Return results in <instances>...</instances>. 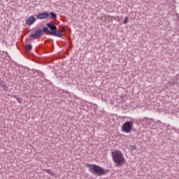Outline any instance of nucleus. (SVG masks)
Masks as SVG:
<instances>
[{
  "mask_svg": "<svg viewBox=\"0 0 179 179\" xmlns=\"http://www.w3.org/2000/svg\"><path fill=\"white\" fill-rule=\"evenodd\" d=\"M176 82H177V78L173 77V78H172L169 81V85H170L171 86H173V85H176Z\"/></svg>",
  "mask_w": 179,
  "mask_h": 179,
  "instance_id": "obj_7",
  "label": "nucleus"
},
{
  "mask_svg": "<svg viewBox=\"0 0 179 179\" xmlns=\"http://www.w3.org/2000/svg\"><path fill=\"white\" fill-rule=\"evenodd\" d=\"M2 82H3V80H0V85H1Z\"/></svg>",
  "mask_w": 179,
  "mask_h": 179,
  "instance_id": "obj_16",
  "label": "nucleus"
},
{
  "mask_svg": "<svg viewBox=\"0 0 179 179\" xmlns=\"http://www.w3.org/2000/svg\"><path fill=\"white\" fill-rule=\"evenodd\" d=\"M128 23V17H124V24H127Z\"/></svg>",
  "mask_w": 179,
  "mask_h": 179,
  "instance_id": "obj_13",
  "label": "nucleus"
},
{
  "mask_svg": "<svg viewBox=\"0 0 179 179\" xmlns=\"http://www.w3.org/2000/svg\"><path fill=\"white\" fill-rule=\"evenodd\" d=\"M34 22H36V18L34 16H30L26 20L25 23L26 24H28V26H31Z\"/></svg>",
  "mask_w": 179,
  "mask_h": 179,
  "instance_id": "obj_5",
  "label": "nucleus"
},
{
  "mask_svg": "<svg viewBox=\"0 0 179 179\" xmlns=\"http://www.w3.org/2000/svg\"><path fill=\"white\" fill-rule=\"evenodd\" d=\"M50 19H57V14H55V13L50 12Z\"/></svg>",
  "mask_w": 179,
  "mask_h": 179,
  "instance_id": "obj_9",
  "label": "nucleus"
},
{
  "mask_svg": "<svg viewBox=\"0 0 179 179\" xmlns=\"http://www.w3.org/2000/svg\"><path fill=\"white\" fill-rule=\"evenodd\" d=\"M112 159L117 166V167H121L125 162V158L124 157V154L120 150H115L111 152Z\"/></svg>",
  "mask_w": 179,
  "mask_h": 179,
  "instance_id": "obj_3",
  "label": "nucleus"
},
{
  "mask_svg": "<svg viewBox=\"0 0 179 179\" xmlns=\"http://www.w3.org/2000/svg\"><path fill=\"white\" fill-rule=\"evenodd\" d=\"M26 48L27 51H31V48H33V47L31 45H27Z\"/></svg>",
  "mask_w": 179,
  "mask_h": 179,
  "instance_id": "obj_11",
  "label": "nucleus"
},
{
  "mask_svg": "<svg viewBox=\"0 0 179 179\" xmlns=\"http://www.w3.org/2000/svg\"><path fill=\"white\" fill-rule=\"evenodd\" d=\"M46 173H48V174H50V176H55V173H54V171H51L50 169H46L45 170Z\"/></svg>",
  "mask_w": 179,
  "mask_h": 179,
  "instance_id": "obj_10",
  "label": "nucleus"
},
{
  "mask_svg": "<svg viewBox=\"0 0 179 179\" xmlns=\"http://www.w3.org/2000/svg\"><path fill=\"white\" fill-rule=\"evenodd\" d=\"M17 101H18V103H20V99H18Z\"/></svg>",
  "mask_w": 179,
  "mask_h": 179,
  "instance_id": "obj_17",
  "label": "nucleus"
},
{
  "mask_svg": "<svg viewBox=\"0 0 179 179\" xmlns=\"http://www.w3.org/2000/svg\"><path fill=\"white\" fill-rule=\"evenodd\" d=\"M65 31H66V29H65V27H63L62 29V32L65 33Z\"/></svg>",
  "mask_w": 179,
  "mask_h": 179,
  "instance_id": "obj_14",
  "label": "nucleus"
},
{
  "mask_svg": "<svg viewBox=\"0 0 179 179\" xmlns=\"http://www.w3.org/2000/svg\"><path fill=\"white\" fill-rule=\"evenodd\" d=\"M134 127V122L127 121L122 125V130L126 134H129L132 131Z\"/></svg>",
  "mask_w": 179,
  "mask_h": 179,
  "instance_id": "obj_4",
  "label": "nucleus"
},
{
  "mask_svg": "<svg viewBox=\"0 0 179 179\" xmlns=\"http://www.w3.org/2000/svg\"><path fill=\"white\" fill-rule=\"evenodd\" d=\"M1 87L3 88V90H7L8 87H6V83L5 82H2L1 85H0Z\"/></svg>",
  "mask_w": 179,
  "mask_h": 179,
  "instance_id": "obj_8",
  "label": "nucleus"
},
{
  "mask_svg": "<svg viewBox=\"0 0 179 179\" xmlns=\"http://www.w3.org/2000/svg\"><path fill=\"white\" fill-rule=\"evenodd\" d=\"M47 27H43V29H37L34 31V33L30 34L31 38H34V40H37V38H40L43 37V33H45L49 36H54L55 37H62V32L59 31L57 29V25L55 24L49 22L46 24Z\"/></svg>",
  "mask_w": 179,
  "mask_h": 179,
  "instance_id": "obj_1",
  "label": "nucleus"
},
{
  "mask_svg": "<svg viewBox=\"0 0 179 179\" xmlns=\"http://www.w3.org/2000/svg\"><path fill=\"white\" fill-rule=\"evenodd\" d=\"M87 167L90 173L98 177L106 176L108 173V170L104 169V168L96 164H87Z\"/></svg>",
  "mask_w": 179,
  "mask_h": 179,
  "instance_id": "obj_2",
  "label": "nucleus"
},
{
  "mask_svg": "<svg viewBox=\"0 0 179 179\" xmlns=\"http://www.w3.org/2000/svg\"><path fill=\"white\" fill-rule=\"evenodd\" d=\"M130 149L131 150H136V145H131Z\"/></svg>",
  "mask_w": 179,
  "mask_h": 179,
  "instance_id": "obj_12",
  "label": "nucleus"
},
{
  "mask_svg": "<svg viewBox=\"0 0 179 179\" xmlns=\"http://www.w3.org/2000/svg\"><path fill=\"white\" fill-rule=\"evenodd\" d=\"M40 76H44V73L40 72Z\"/></svg>",
  "mask_w": 179,
  "mask_h": 179,
  "instance_id": "obj_15",
  "label": "nucleus"
},
{
  "mask_svg": "<svg viewBox=\"0 0 179 179\" xmlns=\"http://www.w3.org/2000/svg\"><path fill=\"white\" fill-rule=\"evenodd\" d=\"M50 16V13H42L37 15V19H39L40 20L43 19H47Z\"/></svg>",
  "mask_w": 179,
  "mask_h": 179,
  "instance_id": "obj_6",
  "label": "nucleus"
}]
</instances>
